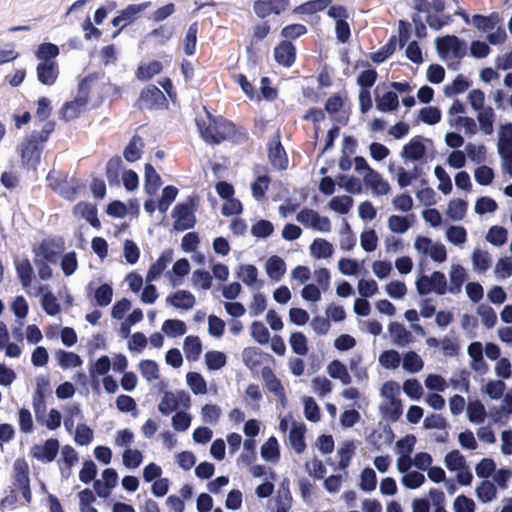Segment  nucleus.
Returning a JSON list of instances; mask_svg holds the SVG:
<instances>
[{"mask_svg": "<svg viewBox=\"0 0 512 512\" xmlns=\"http://www.w3.org/2000/svg\"><path fill=\"white\" fill-rule=\"evenodd\" d=\"M400 394V385L395 381L384 383L380 390L383 398L380 409L383 415L390 420H397L402 414V404L398 398Z\"/></svg>", "mask_w": 512, "mask_h": 512, "instance_id": "nucleus-1", "label": "nucleus"}, {"mask_svg": "<svg viewBox=\"0 0 512 512\" xmlns=\"http://www.w3.org/2000/svg\"><path fill=\"white\" fill-rule=\"evenodd\" d=\"M439 57L449 65L458 63L467 53V45L456 36H444L435 41Z\"/></svg>", "mask_w": 512, "mask_h": 512, "instance_id": "nucleus-2", "label": "nucleus"}, {"mask_svg": "<svg viewBox=\"0 0 512 512\" xmlns=\"http://www.w3.org/2000/svg\"><path fill=\"white\" fill-rule=\"evenodd\" d=\"M201 136L206 142L220 143L230 138L233 132V125L224 120H216L207 116V123L199 124Z\"/></svg>", "mask_w": 512, "mask_h": 512, "instance_id": "nucleus-3", "label": "nucleus"}, {"mask_svg": "<svg viewBox=\"0 0 512 512\" xmlns=\"http://www.w3.org/2000/svg\"><path fill=\"white\" fill-rule=\"evenodd\" d=\"M413 248L421 258H429L436 263H443L447 259L445 245L433 241L427 236H417L414 240Z\"/></svg>", "mask_w": 512, "mask_h": 512, "instance_id": "nucleus-4", "label": "nucleus"}, {"mask_svg": "<svg viewBox=\"0 0 512 512\" xmlns=\"http://www.w3.org/2000/svg\"><path fill=\"white\" fill-rule=\"evenodd\" d=\"M416 290L420 295L435 293L444 295L448 291V283L444 273L434 271L430 275H421L415 282Z\"/></svg>", "mask_w": 512, "mask_h": 512, "instance_id": "nucleus-5", "label": "nucleus"}, {"mask_svg": "<svg viewBox=\"0 0 512 512\" xmlns=\"http://www.w3.org/2000/svg\"><path fill=\"white\" fill-rule=\"evenodd\" d=\"M191 402V396L184 390L165 391L158 404V410L163 415H169L178 409L188 410Z\"/></svg>", "mask_w": 512, "mask_h": 512, "instance_id": "nucleus-6", "label": "nucleus"}, {"mask_svg": "<svg viewBox=\"0 0 512 512\" xmlns=\"http://www.w3.org/2000/svg\"><path fill=\"white\" fill-rule=\"evenodd\" d=\"M444 465L446 468L456 473V479L459 484L463 486L471 485L473 475L466 464L465 457L458 450L448 452L444 458Z\"/></svg>", "mask_w": 512, "mask_h": 512, "instance_id": "nucleus-7", "label": "nucleus"}, {"mask_svg": "<svg viewBox=\"0 0 512 512\" xmlns=\"http://www.w3.org/2000/svg\"><path fill=\"white\" fill-rule=\"evenodd\" d=\"M89 99V89L86 83L79 87L77 95L71 101L66 102L60 109V117L64 121H71L78 118L84 111Z\"/></svg>", "mask_w": 512, "mask_h": 512, "instance_id": "nucleus-8", "label": "nucleus"}, {"mask_svg": "<svg viewBox=\"0 0 512 512\" xmlns=\"http://www.w3.org/2000/svg\"><path fill=\"white\" fill-rule=\"evenodd\" d=\"M430 141L421 137H413L401 150L400 156L406 162H425Z\"/></svg>", "mask_w": 512, "mask_h": 512, "instance_id": "nucleus-9", "label": "nucleus"}, {"mask_svg": "<svg viewBox=\"0 0 512 512\" xmlns=\"http://www.w3.org/2000/svg\"><path fill=\"white\" fill-rule=\"evenodd\" d=\"M296 219L306 228L313 229L321 233H329L331 231V221L326 216H321L312 209L301 210Z\"/></svg>", "mask_w": 512, "mask_h": 512, "instance_id": "nucleus-10", "label": "nucleus"}, {"mask_svg": "<svg viewBox=\"0 0 512 512\" xmlns=\"http://www.w3.org/2000/svg\"><path fill=\"white\" fill-rule=\"evenodd\" d=\"M150 2H143L140 4H130L123 10L119 12V14L113 18L112 25L115 27H119L120 30L130 25L134 21H136L140 14L143 13L146 9L150 7Z\"/></svg>", "mask_w": 512, "mask_h": 512, "instance_id": "nucleus-11", "label": "nucleus"}, {"mask_svg": "<svg viewBox=\"0 0 512 512\" xmlns=\"http://www.w3.org/2000/svg\"><path fill=\"white\" fill-rule=\"evenodd\" d=\"M59 442L57 439H48L44 443L36 444L31 447L30 454L41 462H52L59 451Z\"/></svg>", "mask_w": 512, "mask_h": 512, "instance_id": "nucleus-12", "label": "nucleus"}, {"mask_svg": "<svg viewBox=\"0 0 512 512\" xmlns=\"http://www.w3.org/2000/svg\"><path fill=\"white\" fill-rule=\"evenodd\" d=\"M375 101L377 109L382 112H392L399 106L398 96L395 91H388L385 86H377L375 90Z\"/></svg>", "mask_w": 512, "mask_h": 512, "instance_id": "nucleus-13", "label": "nucleus"}, {"mask_svg": "<svg viewBox=\"0 0 512 512\" xmlns=\"http://www.w3.org/2000/svg\"><path fill=\"white\" fill-rule=\"evenodd\" d=\"M118 474L112 468H107L102 472L101 479L96 480L94 489L99 497L106 498L110 495L112 489L117 485Z\"/></svg>", "mask_w": 512, "mask_h": 512, "instance_id": "nucleus-14", "label": "nucleus"}, {"mask_svg": "<svg viewBox=\"0 0 512 512\" xmlns=\"http://www.w3.org/2000/svg\"><path fill=\"white\" fill-rule=\"evenodd\" d=\"M238 278L250 289L260 290L264 281L258 277V269L251 264H243L238 267L237 270Z\"/></svg>", "mask_w": 512, "mask_h": 512, "instance_id": "nucleus-15", "label": "nucleus"}, {"mask_svg": "<svg viewBox=\"0 0 512 512\" xmlns=\"http://www.w3.org/2000/svg\"><path fill=\"white\" fill-rule=\"evenodd\" d=\"M190 271V264L187 259L182 258L177 260L170 270L164 274L166 280L172 287L180 286L183 283L184 277Z\"/></svg>", "mask_w": 512, "mask_h": 512, "instance_id": "nucleus-16", "label": "nucleus"}, {"mask_svg": "<svg viewBox=\"0 0 512 512\" xmlns=\"http://www.w3.org/2000/svg\"><path fill=\"white\" fill-rule=\"evenodd\" d=\"M334 252V245L324 238H315L309 246V254L314 260H329Z\"/></svg>", "mask_w": 512, "mask_h": 512, "instance_id": "nucleus-17", "label": "nucleus"}, {"mask_svg": "<svg viewBox=\"0 0 512 512\" xmlns=\"http://www.w3.org/2000/svg\"><path fill=\"white\" fill-rule=\"evenodd\" d=\"M166 303L175 309L191 310L196 304V298L187 290H177L167 296Z\"/></svg>", "mask_w": 512, "mask_h": 512, "instance_id": "nucleus-18", "label": "nucleus"}, {"mask_svg": "<svg viewBox=\"0 0 512 512\" xmlns=\"http://www.w3.org/2000/svg\"><path fill=\"white\" fill-rule=\"evenodd\" d=\"M174 226L178 230H186L194 225L195 218L189 205H177L173 211Z\"/></svg>", "mask_w": 512, "mask_h": 512, "instance_id": "nucleus-19", "label": "nucleus"}, {"mask_svg": "<svg viewBox=\"0 0 512 512\" xmlns=\"http://www.w3.org/2000/svg\"><path fill=\"white\" fill-rule=\"evenodd\" d=\"M264 270L270 280L273 282H279L285 275L287 267L285 261L281 257L273 255L266 260Z\"/></svg>", "mask_w": 512, "mask_h": 512, "instance_id": "nucleus-20", "label": "nucleus"}, {"mask_svg": "<svg viewBox=\"0 0 512 512\" xmlns=\"http://www.w3.org/2000/svg\"><path fill=\"white\" fill-rule=\"evenodd\" d=\"M363 182L371 189L374 196L388 195L391 191L389 182L375 170L370 172V174L363 179Z\"/></svg>", "mask_w": 512, "mask_h": 512, "instance_id": "nucleus-21", "label": "nucleus"}, {"mask_svg": "<svg viewBox=\"0 0 512 512\" xmlns=\"http://www.w3.org/2000/svg\"><path fill=\"white\" fill-rule=\"evenodd\" d=\"M165 100L164 93L153 85L146 87L140 96V103L146 108L160 107L165 103Z\"/></svg>", "mask_w": 512, "mask_h": 512, "instance_id": "nucleus-22", "label": "nucleus"}, {"mask_svg": "<svg viewBox=\"0 0 512 512\" xmlns=\"http://www.w3.org/2000/svg\"><path fill=\"white\" fill-rule=\"evenodd\" d=\"M37 79L43 85H53L58 77V64L57 62H42L38 63L36 68Z\"/></svg>", "mask_w": 512, "mask_h": 512, "instance_id": "nucleus-23", "label": "nucleus"}, {"mask_svg": "<svg viewBox=\"0 0 512 512\" xmlns=\"http://www.w3.org/2000/svg\"><path fill=\"white\" fill-rule=\"evenodd\" d=\"M268 157L271 164L276 169H286L288 166V159L286 153L278 139H274L268 146Z\"/></svg>", "mask_w": 512, "mask_h": 512, "instance_id": "nucleus-24", "label": "nucleus"}, {"mask_svg": "<svg viewBox=\"0 0 512 512\" xmlns=\"http://www.w3.org/2000/svg\"><path fill=\"white\" fill-rule=\"evenodd\" d=\"M41 294V306L43 310L50 316H56L60 313L61 307L56 296L48 289L47 286H39L36 294Z\"/></svg>", "mask_w": 512, "mask_h": 512, "instance_id": "nucleus-25", "label": "nucleus"}, {"mask_svg": "<svg viewBox=\"0 0 512 512\" xmlns=\"http://www.w3.org/2000/svg\"><path fill=\"white\" fill-rule=\"evenodd\" d=\"M173 260L172 252L165 251L163 252L160 257L151 265L149 268L147 275H146V281L152 282L157 280L162 273L167 269V267L170 265V263Z\"/></svg>", "mask_w": 512, "mask_h": 512, "instance_id": "nucleus-26", "label": "nucleus"}, {"mask_svg": "<svg viewBox=\"0 0 512 512\" xmlns=\"http://www.w3.org/2000/svg\"><path fill=\"white\" fill-rule=\"evenodd\" d=\"M512 414V392L504 395L499 407L490 410V418L494 423H504Z\"/></svg>", "mask_w": 512, "mask_h": 512, "instance_id": "nucleus-27", "label": "nucleus"}, {"mask_svg": "<svg viewBox=\"0 0 512 512\" xmlns=\"http://www.w3.org/2000/svg\"><path fill=\"white\" fill-rule=\"evenodd\" d=\"M111 359L107 355H102L92 361L89 366V376L91 382L95 384L98 378L109 375L111 369Z\"/></svg>", "mask_w": 512, "mask_h": 512, "instance_id": "nucleus-28", "label": "nucleus"}, {"mask_svg": "<svg viewBox=\"0 0 512 512\" xmlns=\"http://www.w3.org/2000/svg\"><path fill=\"white\" fill-rule=\"evenodd\" d=\"M466 279V270L460 264H452L449 271L448 291L451 294H458L462 290V285Z\"/></svg>", "mask_w": 512, "mask_h": 512, "instance_id": "nucleus-29", "label": "nucleus"}, {"mask_svg": "<svg viewBox=\"0 0 512 512\" xmlns=\"http://www.w3.org/2000/svg\"><path fill=\"white\" fill-rule=\"evenodd\" d=\"M261 458L269 463H278L280 460V445L276 437H269L260 448Z\"/></svg>", "mask_w": 512, "mask_h": 512, "instance_id": "nucleus-30", "label": "nucleus"}, {"mask_svg": "<svg viewBox=\"0 0 512 512\" xmlns=\"http://www.w3.org/2000/svg\"><path fill=\"white\" fill-rule=\"evenodd\" d=\"M305 432L306 428L303 423H292V427L289 433V443L292 449L298 454L303 453L306 448V444L304 441Z\"/></svg>", "mask_w": 512, "mask_h": 512, "instance_id": "nucleus-31", "label": "nucleus"}, {"mask_svg": "<svg viewBox=\"0 0 512 512\" xmlns=\"http://www.w3.org/2000/svg\"><path fill=\"white\" fill-rule=\"evenodd\" d=\"M326 372L332 379L339 380L343 385H349L352 381L347 366L339 360L331 361L326 367Z\"/></svg>", "mask_w": 512, "mask_h": 512, "instance_id": "nucleus-32", "label": "nucleus"}, {"mask_svg": "<svg viewBox=\"0 0 512 512\" xmlns=\"http://www.w3.org/2000/svg\"><path fill=\"white\" fill-rule=\"evenodd\" d=\"M74 216L77 219H84L88 223H90L93 227L98 228L100 226V221L97 218L96 208L85 202L78 203L73 210Z\"/></svg>", "mask_w": 512, "mask_h": 512, "instance_id": "nucleus-33", "label": "nucleus"}, {"mask_svg": "<svg viewBox=\"0 0 512 512\" xmlns=\"http://www.w3.org/2000/svg\"><path fill=\"white\" fill-rule=\"evenodd\" d=\"M468 203L460 198H453L448 201L445 210L446 216L452 221H461L467 214Z\"/></svg>", "mask_w": 512, "mask_h": 512, "instance_id": "nucleus-34", "label": "nucleus"}, {"mask_svg": "<svg viewBox=\"0 0 512 512\" xmlns=\"http://www.w3.org/2000/svg\"><path fill=\"white\" fill-rule=\"evenodd\" d=\"M414 222V216H400V215H391L387 219L388 229L392 233L396 234H404L406 233Z\"/></svg>", "mask_w": 512, "mask_h": 512, "instance_id": "nucleus-35", "label": "nucleus"}, {"mask_svg": "<svg viewBox=\"0 0 512 512\" xmlns=\"http://www.w3.org/2000/svg\"><path fill=\"white\" fill-rule=\"evenodd\" d=\"M55 359L58 365L64 370L77 368L83 364V360L78 354L65 350L56 351Z\"/></svg>", "mask_w": 512, "mask_h": 512, "instance_id": "nucleus-36", "label": "nucleus"}, {"mask_svg": "<svg viewBox=\"0 0 512 512\" xmlns=\"http://www.w3.org/2000/svg\"><path fill=\"white\" fill-rule=\"evenodd\" d=\"M274 56L279 64L289 67L295 59V48L289 42H282L275 48Z\"/></svg>", "mask_w": 512, "mask_h": 512, "instance_id": "nucleus-37", "label": "nucleus"}, {"mask_svg": "<svg viewBox=\"0 0 512 512\" xmlns=\"http://www.w3.org/2000/svg\"><path fill=\"white\" fill-rule=\"evenodd\" d=\"M421 168L418 166L413 167L411 170H406L403 167L396 169L395 178L400 188H406L410 186L421 176Z\"/></svg>", "mask_w": 512, "mask_h": 512, "instance_id": "nucleus-38", "label": "nucleus"}, {"mask_svg": "<svg viewBox=\"0 0 512 512\" xmlns=\"http://www.w3.org/2000/svg\"><path fill=\"white\" fill-rule=\"evenodd\" d=\"M446 240L457 247H463L468 240L467 230L460 225H450L445 231Z\"/></svg>", "mask_w": 512, "mask_h": 512, "instance_id": "nucleus-39", "label": "nucleus"}, {"mask_svg": "<svg viewBox=\"0 0 512 512\" xmlns=\"http://www.w3.org/2000/svg\"><path fill=\"white\" fill-rule=\"evenodd\" d=\"M16 270L20 282L25 289V291L31 295L33 294L31 289L32 277H33V269L28 260H21L16 264Z\"/></svg>", "mask_w": 512, "mask_h": 512, "instance_id": "nucleus-40", "label": "nucleus"}, {"mask_svg": "<svg viewBox=\"0 0 512 512\" xmlns=\"http://www.w3.org/2000/svg\"><path fill=\"white\" fill-rule=\"evenodd\" d=\"M473 269L477 272H486L492 265V257L488 251L476 248L471 256Z\"/></svg>", "mask_w": 512, "mask_h": 512, "instance_id": "nucleus-41", "label": "nucleus"}, {"mask_svg": "<svg viewBox=\"0 0 512 512\" xmlns=\"http://www.w3.org/2000/svg\"><path fill=\"white\" fill-rule=\"evenodd\" d=\"M363 183V179L352 175H343L338 179L339 187L353 195H359L363 192Z\"/></svg>", "mask_w": 512, "mask_h": 512, "instance_id": "nucleus-42", "label": "nucleus"}, {"mask_svg": "<svg viewBox=\"0 0 512 512\" xmlns=\"http://www.w3.org/2000/svg\"><path fill=\"white\" fill-rule=\"evenodd\" d=\"M402 367L408 373H418L423 369L424 362L422 358L414 351L406 352L401 357Z\"/></svg>", "mask_w": 512, "mask_h": 512, "instance_id": "nucleus-43", "label": "nucleus"}, {"mask_svg": "<svg viewBox=\"0 0 512 512\" xmlns=\"http://www.w3.org/2000/svg\"><path fill=\"white\" fill-rule=\"evenodd\" d=\"M59 55V48L53 43H41L36 51L35 56L38 63L42 62H56L55 58Z\"/></svg>", "mask_w": 512, "mask_h": 512, "instance_id": "nucleus-44", "label": "nucleus"}, {"mask_svg": "<svg viewBox=\"0 0 512 512\" xmlns=\"http://www.w3.org/2000/svg\"><path fill=\"white\" fill-rule=\"evenodd\" d=\"M433 174L438 181L437 189L443 195H449L453 190V184L447 171L442 166L437 165L433 169Z\"/></svg>", "mask_w": 512, "mask_h": 512, "instance_id": "nucleus-45", "label": "nucleus"}, {"mask_svg": "<svg viewBox=\"0 0 512 512\" xmlns=\"http://www.w3.org/2000/svg\"><path fill=\"white\" fill-rule=\"evenodd\" d=\"M354 200L352 197L348 195H340L331 198L328 203V207L339 214L345 215L348 214L353 207Z\"/></svg>", "mask_w": 512, "mask_h": 512, "instance_id": "nucleus-46", "label": "nucleus"}, {"mask_svg": "<svg viewBox=\"0 0 512 512\" xmlns=\"http://www.w3.org/2000/svg\"><path fill=\"white\" fill-rule=\"evenodd\" d=\"M475 493L478 500L482 503H489L497 497V489L495 485L488 480H484L477 485Z\"/></svg>", "mask_w": 512, "mask_h": 512, "instance_id": "nucleus-47", "label": "nucleus"}, {"mask_svg": "<svg viewBox=\"0 0 512 512\" xmlns=\"http://www.w3.org/2000/svg\"><path fill=\"white\" fill-rule=\"evenodd\" d=\"M466 412L469 421L475 424L483 423L487 416L485 406L479 400L470 401Z\"/></svg>", "mask_w": 512, "mask_h": 512, "instance_id": "nucleus-48", "label": "nucleus"}, {"mask_svg": "<svg viewBox=\"0 0 512 512\" xmlns=\"http://www.w3.org/2000/svg\"><path fill=\"white\" fill-rule=\"evenodd\" d=\"M473 177L477 184H479L481 186H489L494 181L495 172L491 167L482 163V164H479L473 170Z\"/></svg>", "mask_w": 512, "mask_h": 512, "instance_id": "nucleus-49", "label": "nucleus"}, {"mask_svg": "<svg viewBox=\"0 0 512 512\" xmlns=\"http://www.w3.org/2000/svg\"><path fill=\"white\" fill-rule=\"evenodd\" d=\"M264 353L257 347H247L242 351V360L249 369H255L262 363Z\"/></svg>", "mask_w": 512, "mask_h": 512, "instance_id": "nucleus-50", "label": "nucleus"}, {"mask_svg": "<svg viewBox=\"0 0 512 512\" xmlns=\"http://www.w3.org/2000/svg\"><path fill=\"white\" fill-rule=\"evenodd\" d=\"M183 350L188 360L196 361L202 352V343L197 336H187Z\"/></svg>", "mask_w": 512, "mask_h": 512, "instance_id": "nucleus-51", "label": "nucleus"}, {"mask_svg": "<svg viewBox=\"0 0 512 512\" xmlns=\"http://www.w3.org/2000/svg\"><path fill=\"white\" fill-rule=\"evenodd\" d=\"M161 185V178L155 169L150 165H145V189L150 196L155 195Z\"/></svg>", "mask_w": 512, "mask_h": 512, "instance_id": "nucleus-52", "label": "nucleus"}, {"mask_svg": "<svg viewBox=\"0 0 512 512\" xmlns=\"http://www.w3.org/2000/svg\"><path fill=\"white\" fill-rule=\"evenodd\" d=\"M337 267L342 275L355 276L361 271L362 264L357 259L342 257L338 260Z\"/></svg>", "mask_w": 512, "mask_h": 512, "instance_id": "nucleus-53", "label": "nucleus"}, {"mask_svg": "<svg viewBox=\"0 0 512 512\" xmlns=\"http://www.w3.org/2000/svg\"><path fill=\"white\" fill-rule=\"evenodd\" d=\"M467 158L476 164H482L487 158V149L482 144L468 143L465 146Z\"/></svg>", "mask_w": 512, "mask_h": 512, "instance_id": "nucleus-54", "label": "nucleus"}, {"mask_svg": "<svg viewBox=\"0 0 512 512\" xmlns=\"http://www.w3.org/2000/svg\"><path fill=\"white\" fill-rule=\"evenodd\" d=\"M192 423V416L187 410L183 409L176 412L171 418V425L176 432H186Z\"/></svg>", "mask_w": 512, "mask_h": 512, "instance_id": "nucleus-55", "label": "nucleus"}, {"mask_svg": "<svg viewBox=\"0 0 512 512\" xmlns=\"http://www.w3.org/2000/svg\"><path fill=\"white\" fill-rule=\"evenodd\" d=\"M250 335L252 339L261 344H267L270 340V332L265 324L261 321L255 320L250 325Z\"/></svg>", "mask_w": 512, "mask_h": 512, "instance_id": "nucleus-56", "label": "nucleus"}, {"mask_svg": "<svg viewBox=\"0 0 512 512\" xmlns=\"http://www.w3.org/2000/svg\"><path fill=\"white\" fill-rule=\"evenodd\" d=\"M162 331L168 337H178L186 333L187 327L182 320L168 319L163 322Z\"/></svg>", "mask_w": 512, "mask_h": 512, "instance_id": "nucleus-57", "label": "nucleus"}, {"mask_svg": "<svg viewBox=\"0 0 512 512\" xmlns=\"http://www.w3.org/2000/svg\"><path fill=\"white\" fill-rule=\"evenodd\" d=\"M186 382L194 394L204 395L207 393V383L200 373L188 372L186 374Z\"/></svg>", "mask_w": 512, "mask_h": 512, "instance_id": "nucleus-58", "label": "nucleus"}, {"mask_svg": "<svg viewBox=\"0 0 512 512\" xmlns=\"http://www.w3.org/2000/svg\"><path fill=\"white\" fill-rule=\"evenodd\" d=\"M400 481L405 488L415 490L425 483L426 477L419 471L411 470L403 474Z\"/></svg>", "mask_w": 512, "mask_h": 512, "instance_id": "nucleus-59", "label": "nucleus"}, {"mask_svg": "<svg viewBox=\"0 0 512 512\" xmlns=\"http://www.w3.org/2000/svg\"><path fill=\"white\" fill-rule=\"evenodd\" d=\"M471 23L479 30L489 33L491 30H494L496 26L499 24V17L498 15H475L473 16Z\"/></svg>", "mask_w": 512, "mask_h": 512, "instance_id": "nucleus-60", "label": "nucleus"}, {"mask_svg": "<svg viewBox=\"0 0 512 512\" xmlns=\"http://www.w3.org/2000/svg\"><path fill=\"white\" fill-rule=\"evenodd\" d=\"M360 246L367 253H371L376 250L378 246V236L374 229L365 228L361 232Z\"/></svg>", "mask_w": 512, "mask_h": 512, "instance_id": "nucleus-61", "label": "nucleus"}, {"mask_svg": "<svg viewBox=\"0 0 512 512\" xmlns=\"http://www.w3.org/2000/svg\"><path fill=\"white\" fill-rule=\"evenodd\" d=\"M205 363L209 370H219L227 363V356L224 352L212 350L205 354Z\"/></svg>", "mask_w": 512, "mask_h": 512, "instance_id": "nucleus-62", "label": "nucleus"}, {"mask_svg": "<svg viewBox=\"0 0 512 512\" xmlns=\"http://www.w3.org/2000/svg\"><path fill=\"white\" fill-rule=\"evenodd\" d=\"M497 148L498 152L512 151V124L500 127Z\"/></svg>", "mask_w": 512, "mask_h": 512, "instance_id": "nucleus-63", "label": "nucleus"}, {"mask_svg": "<svg viewBox=\"0 0 512 512\" xmlns=\"http://www.w3.org/2000/svg\"><path fill=\"white\" fill-rule=\"evenodd\" d=\"M494 275L499 280H505L512 275V258L505 256L500 258L494 267Z\"/></svg>", "mask_w": 512, "mask_h": 512, "instance_id": "nucleus-64", "label": "nucleus"}]
</instances>
